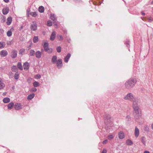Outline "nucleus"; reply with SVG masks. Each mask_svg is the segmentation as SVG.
Masks as SVG:
<instances>
[{
  "label": "nucleus",
  "mask_w": 153,
  "mask_h": 153,
  "mask_svg": "<svg viewBox=\"0 0 153 153\" xmlns=\"http://www.w3.org/2000/svg\"><path fill=\"white\" fill-rule=\"evenodd\" d=\"M123 99L125 100H128L133 102L132 106L134 111L136 114H138L139 115L140 114L139 111V108L138 106V99L132 93H129L126 95Z\"/></svg>",
  "instance_id": "f257e3e1"
},
{
  "label": "nucleus",
  "mask_w": 153,
  "mask_h": 153,
  "mask_svg": "<svg viewBox=\"0 0 153 153\" xmlns=\"http://www.w3.org/2000/svg\"><path fill=\"white\" fill-rule=\"evenodd\" d=\"M137 81L135 79L131 78L126 82L125 83V86L126 88L131 89L132 88Z\"/></svg>",
  "instance_id": "f03ea898"
},
{
  "label": "nucleus",
  "mask_w": 153,
  "mask_h": 153,
  "mask_svg": "<svg viewBox=\"0 0 153 153\" xmlns=\"http://www.w3.org/2000/svg\"><path fill=\"white\" fill-rule=\"evenodd\" d=\"M105 123L107 125L108 123H110L111 122V116L109 114H106L105 115Z\"/></svg>",
  "instance_id": "7ed1b4c3"
},
{
  "label": "nucleus",
  "mask_w": 153,
  "mask_h": 153,
  "mask_svg": "<svg viewBox=\"0 0 153 153\" xmlns=\"http://www.w3.org/2000/svg\"><path fill=\"white\" fill-rule=\"evenodd\" d=\"M56 63V64L57 67L60 69L62 68V60L61 59H59L57 61Z\"/></svg>",
  "instance_id": "20e7f679"
},
{
  "label": "nucleus",
  "mask_w": 153,
  "mask_h": 153,
  "mask_svg": "<svg viewBox=\"0 0 153 153\" xmlns=\"http://www.w3.org/2000/svg\"><path fill=\"white\" fill-rule=\"evenodd\" d=\"M37 26L35 22H33V24H31L30 26V29L31 30L35 31L37 30Z\"/></svg>",
  "instance_id": "39448f33"
},
{
  "label": "nucleus",
  "mask_w": 153,
  "mask_h": 153,
  "mask_svg": "<svg viewBox=\"0 0 153 153\" xmlns=\"http://www.w3.org/2000/svg\"><path fill=\"white\" fill-rule=\"evenodd\" d=\"M140 134V132L139 129L136 126L134 130V135L136 137H137Z\"/></svg>",
  "instance_id": "423d86ee"
},
{
  "label": "nucleus",
  "mask_w": 153,
  "mask_h": 153,
  "mask_svg": "<svg viewBox=\"0 0 153 153\" xmlns=\"http://www.w3.org/2000/svg\"><path fill=\"white\" fill-rule=\"evenodd\" d=\"M8 54L7 51L4 50H2L0 52V55L1 57H4L6 56Z\"/></svg>",
  "instance_id": "0eeeda50"
},
{
  "label": "nucleus",
  "mask_w": 153,
  "mask_h": 153,
  "mask_svg": "<svg viewBox=\"0 0 153 153\" xmlns=\"http://www.w3.org/2000/svg\"><path fill=\"white\" fill-rule=\"evenodd\" d=\"M35 56L37 58H40L41 57L42 52L39 51H37L35 53Z\"/></svg>",
  "instance_id": "6e6552de"
},
{
  "label": "nucleus",
  "mask_w": 153,
  "mask_h": 153,
  "mask_svg": "<svg viewBox=\"0 0 153 153\" xmlns=\"http://www.w3.org/2000/svg\"><path fill=\"white\" fill-rule=\"evenodd\" d=\"M3 13L6 15L9 12V9L8 7L4 8L2 10Z\"/></svg>",
  "instance_id": "1a4fd4ad"
},
{
  "label": "nucleus",
  "mask_w": 153,
  "mask_h": 153,
  "mask_svg": "<svg viewBox=\"0 0 153 153\" xmlns=\"http://www.w3.org/2000/svg\"><path fill=\"white\" fill-rule=\"evenodd\" d=\"M50 18L53 20V22H56L57 20V18L56 17V16L54 14H51Z\"/></svg>",
  "instance_id": "9d476101"
},
{
  "label": "nucleus",
  "mask_w": 153,
  "mask_h": 153,
  "mask_svg": "<svg viewBox=\"0 0 153 153\" xmlns=\"http://www.w3.org/2000/svg\"><path fill=\"white\" fill-rule=\"evenodd\" d=\"M124 137V134L123 131H120L119 132L118 137L120 139H123Z\"/></svg>",
  "instance_id": "9b49d317"
},
{
  "label": "nucleus",
  "mask_w": 153,
  "mask_h": 153,
  "mask_svg": "<svg viewBox=\"0 0 153 153\" xmlns=\"http://www.w3.org/2000/svg\"><path fill=\"white\" fill-rule=\"evenodd\" d=\"M71 55L70 53H68L66 56L64 58V61L66 63H67L69 58H70Z\"/></svg>",
  "instance_id": "f8f14e48"
},
{
  "label": "nucleus",
  "mask_w": 153,
  "mask_h": 153,
  "mask_svg": "<svg viewBox=\"0 0 153 153\" xmlns=\"http://www.w3.org/2000/svg\"><path fill=\"white\" fill-rule=\"evenodd\" d=\"M14 107L16 110H18L21 108V105L19 103H16L14 105Z\"/></svg>",
  "instance_id": "ddd939ff"
},
{
  "label": "nucleus",
  "mask_w": 153,
  "mask_h": 153,
  "mask_svg": "<svg viewBox=\"0 0 153 153\" xmlns=\"http://www.w3.org/2000/svg\"><path fill=\"white\" fill-rule=\"evenodd\" d=\"M141 142L145 146H146V138L144 136L142 137H141Z\"/></svg>",
  "instance_id": "4468645a"
},
{
  "label": "nucleus",
  "mask_w": 153,
  "mask_h": 153,
  "mask_svg": "<svg viewBox=\"0 0 153 153\" xmlns=\"http://www.w3.org/2000/svg\"><path fill=\"white\" fill-rule=\"evenodd\" d=\"M24 69L28 70L29 67V64L27 62L25 63L23 65Z\"/></svg>",
  "instance_id": "2eb2a0df"
},
{
  "label": "nucleus",
  "mask_w": 153,
  "mask_h": 153,
  "mask_svg": "<svg viewBox=\"0 0 153 153\" xmlns=\"http://www.w3.org/2000/svg\"><path fill=\"white\" fill-rule=\"evenodd\" d=\"M17 55V52L16 51L14 50L12 52L11 56L12 58H15Z\"/></svg>",
  "instance_id": "dca6fc26"
},
{
  "label": "nucleus",
  "mask_w": 153,
  "mask_h": 153,
  "mask_svg": "<svg viewBox=\"0 0 153 153\" xmlns=\"http://www.w3.org/2000/svg\"><path fill=\"white\" fill-rule=\"evenodd\" d=\"M57 56H56L54 55L53 56L51 59V61L53 64L56 63V62L57 61Z\"/></svg>",
  "instance_id": "f3484780"
},
{
  "label": "nucleus",
  "mask_w": 153,
  "mask_h": 153,
  "mask_svg": "<svg viewBox=\"0 0 153 153\" xmlns=\"http://www.w3.org/2000/svg\"><path fill=\"white\" fill-rule=\"evenodd\" d=\"M12 18L11 17H9L7 19V21L6 23L8 25H10L12 22Z\"/></svg>",
  "instance_id": "a211bd4d"
},
{
  "label": "nucleus",
  "mask_w": 153,
  "mask_h": 153,
  "mask_svg": "<svg viewBox=\"0 0 153 153\" xmlns=\"http://www.w3.org/2000/svg\"><path fill=\"white\" fill-rule=\"evenodd\" d=\"M56 37V33L55 32H53L51 35V36L50 38V39L51 40L53 41V40Z\"/></svg>",
  "instance_id": "6ab92c4d"
},
{
  "label": "nucleus",
  "mask_w": 153,
  "mask_h": 153,
  "mask_svg": "<svg viewBox=\"0 0 153 153\" xmlns=\"http://www.w3.org/2000/svg\"><path fill=\"white\" fill-rule=\"evenodd\" d=\"M30 53L29 54V56H32L35 55L36 52L35 51L32 49H31L30 51Z\"/></svg>",
  "instance_id": "aec40b11"
},
{
  "label": "nucleus",
  "mask_w": 153,
  "mask_h": 153,
  "mask_svg": "<svg viewBox=\"0 0 153 153\" xmlns=\"http://www.w3.org/2000/svg\"><path fill=\"white\" fill-rule=\"evenodd\" d=\"M34 96L35 94L33 93L30 94L27 96V99L28 100H31L34 97Z\"/></svg>",
  "instance_id": "412c9836"
},
{
  "label": "nucleus",
  "mask_w": 153,
  "mask_h": 153,
  "mask_svg": "<svg viewBox=\"0 0 153 153\" xmlns=\"http://www.w3.org/2000/svg\"><path fill=\"white\" fill-rule=\"evenodd\" d=\"M31 15L32 16L34 17H36L37 16L36 12H31L30 13H28V15Z\"/></svg>",
  "instance_id": "4be33fe9"
},
{
  "label": "nucleus",
  "mask_w": 153,
  "mask_h": 153,
  "mask_svg": "<svg viewBox=\"0 0 153 153\" xmlns=\"http://www.w3.org/2000/svg\"><path fill=\"white\" fill-rule=\"evenodd\" d=\"M10 98L8 97H6L4 98L3 100V102L4 103H7L10 102Z\"/></svg>",
  "instance_id": "5701e85b"
},
{
  "label": "nucleus",
  "mask_w": 153,
  "mask_h": 153,
  "mask_svg": "<svg viewBox=\"0 0 153 153\" xmlns=\"http://www.w3.org/2000/svg\"><path fill=\"white\" fill-rule=\"evenodd\" d=\"M126 143L129 146L132 145L133 143L132 141L130 139L127 140L126 141Z\"/></svg>",
  "instance_id": "b1692460"
},
{
  "label": "nucleus",
  "mask_w": 153,
  "mask_h": 153,
  "mask_svg": "<svg viewBox=\"0 0 153 153\" xmlns=\"http://www.w3.org/2000/svg\"><path fill=\"white\" fill-rule=\"evenodd\" d=\"M5 43L4 42H0V48H3L5 46Z\"/></svg>",
  "instance_id": "393cba45"
},
{
  "label": "nucleus",
  "mask_w": 153,
  "mask_h": 153,
  "mask_svg": "<svg viewBox=\"0 0 153 153\" xmlns=\"http://www.w3.org/2000/svg\"><path fill=\"white\" fill-rule=\"evenodd\" d=\"M39 11L40 13H43L44 11V7L42 6H40L39 8Z\"/></svg>",
  "instance_id": "a878e982"
},
{
  "label": "nucleus",
  "mask_w": 153,
  "mask_h": 153,
  "mask_svg": "<svg viewBox=\"0 0 153 153\" xmlns=\"http://www.w3.org/2000/svg\"><path fill=\"white\" fill-rule=\"evenodd\" d=\"M14 104L13 102H11L8 105V108L9 109H11L13 106Z\"/></svg>",
  "instance_id": "bb28decb"
},
{
  "label": "nucleus",
  "mask_w": 153,
  "mask_h": 153,
  "mask_svg": "<svg viewBox=\"0 0 153 153\" xmlns=\"http://www.w3.org/2000/svg\"><path fill=\"white\" fill-rule=\"evenodd\" d=\"M33 86L35 87H37L39 86V83L35 81L33 83Z\"/></svg>",
  "instance_id": "cd10ccee"
},
{
  "label": "nucleus",
  "mask_w": 153,
  "mask_h": 153,
  "mask_svg": "<svg viewBox=\"0 0 153 153\" xmlns=\"http://www.w3.org/2000/svg\"><path fill=\"white\" fill-rule=\"evenodd\" d=\"M25 52V50L24 48L21 49L19 51V54L23 55L24 54Z\"/></svg>",
  "instance_id": "c85d7f7f"
},
{
  "label": "nucleus",
  "mask_w": 153,
  "mask_h": 153,
  "mask_svg": "<svg viewBox=\"0 0 153 153\" xmlns=\"http://www.w3.org/2000/svg\"><path fill=\"white\" fill-rule=\"evenodd\" d=\"M33 42L34 43H36L38 41V36H35L33 38Z\"/></svg>",
  "instance_id": "c756f323"
},
{
  "label": "nucleus",
  "mask_w": 153,
  "mask_h": 153,
  "mask_svg": "<svg viewBox=\"0 0 153 153\" xmlns=\"http://www.w3.org/2000/svg\"><path fill=\"white\" fill-rule=\"evenodd\" d=\"M12 32L10 30H8L7 33V36L8 37H10L12 35Z\"/></svg>",
  "instance_id": "7c9ffc66"
},
{
  "label": "nucleus",
  "mask_w": 153,
  "mask_h": 153,
  "mask_svg": "<svg viewBox=\"0 0 153 153\" xmlns=\"http://www.w3.org/2000/svg\"><path fill=\"white\" fill-rule=\"evenodd\" d=\"M18 67L19 69H20L21 70H23V68L22 65V64L20 62L18 63Z\"/></svg>",
  "instance_id": "2f4dec72"
},
{
  "label": "nucleus",
  "mask_w": 153,
  "mask_h": 153,
  "mask_svg": "<svg viewBox=\"0 0 153 153\" xmlns=\"http://www.w3.org/2000/svg\"><path fill=\"white\" fill-rule=\"evenodd\" d=\"M56 37L59 40L61 41L63 39V37L61 35H57L56 36Z\"/></svg>",
  "instance_id": "473e14b6"
},
{
  "label": "nucleus",
  "mask_w": 153,
  "mask_h": 153,
  "mask_svg": "<svg viewBox=\"0 0 153 153\" xmlns=\"http://www.w3.org/2000/svg\"><path fill=\"white\" fill-rule=\"evenodd\" d=\"M47 25L48 26H51L52 25V23L51 21L49 20L47 22Z\"/></svg>",
  "instance_id": "72a5a7b5"
},
{
  "label": "nucleus",
  "mask_w": 153,
  "mask_h": 153,
  "mask_svg": "<svg viewBox=\"0 0 153 153\" xmlns=\"http://www.w3.org/2000/svg\"><path fill=\"white\" fill-rule=\"evenodd\" d=\"M56 50L58 53L60 52L61 51V47L60 46L57 47Z\"/></svg>",
  "instance_id": "f704fd0d"
},
{
  "label": "nucleus",
  "mask_w": 153,
  "mask_h": 153,
  "mask_svg": "<svg viewBox=\"0 0 153 153\" xmlns=\"http://www.w3.org/2000/svg\"><path fill=\"white\" fill-rule=\"evenodd\" d=\"M30 91L32 92H35L36 91L37 89L34 87L30 89Z\"/></svg>",
  "instance_id": "c9c22d12"
},
{
  "label": "nucleus",
  "mask_w": 153,
  "mask_h": 153,
  "mask_svg": "<svg viewBox=\"0 0 153 153\" xmlns=\"http://www.w3.org/2000/svg\"><path fill=\"white\" fill-rule=\"evenodd\" d=\"M14 77L15 79H18L19 78V74L17 73H15V74L14 75Z\"/></svg>",
  "instance_id": "e433bc0d"
},
{
  "label": "nucleus",
  "mask_w": 153,
  "mask_h": 153,
  "mask_svg": "<svg viewBox=\"0 0 153 153\" xmlns=\"http://www.w3.org/2000/svg\"><path fill=\"white\" fill-rule=\"evenodd\" d=\"M144 130L147 132L149 131V128L147 126H145Z\"/></svg>",
  "instance_id": "4c0bfd02"
},
{
  "label": "nucleus",
  "mask_w": 153,
  "mask_h": 153,
  "mask_svg": "<svg viewBox=\"0 0 153 153\" xmlns=\"http://www.w3.org/2000/svg\"><path fill=\"white\" fill-rule=\"evenodd\" d=\"M52 48H49L46 52H47L49 53H51L52 52Z\"/></svg>",
  "instance_id": "58836bf2"
},
{
  "label": "nucleus",
  "mask_w": 153,
  "mask_h": 153,
  "mask_svg": "<svg viewBox=\"0 0 153 153\" xmlns=\"http://www.w3.org/2000/svg\"><path fill=\"white\" fill-rule=\"evenodd\" d=\"M114 136H113L111 134L109 135L108 137V139H111L114 138Z\"/></svg>",
  "instance_id": "ea45409f"
},
{
  "label": "nucleus",
  "mask_w": 153,
  "mask_h": 153,
  "mask_svg": "<svg viewBox=\"0 0 153 153\" xmlns=\"http://www.w3.org/2000/svg\"><path fill=\"white\" fill-rule=\"evenodd\" d=\"M5 86V85L4 83L1 84L0 85V89H2Z\"/></svg>",
  "instance_id": "a19ab883"
},
{
  "label": "nucleus",
  "mask_w": 153,
  "mask_h": 153,
  "mask_svg": "<svg viewBox=\"0 0 153 153\" xmlns=\"http://www.w3.org/2000/svg\"><path fill=\"white\" fill-rule=\"evenodd\" d=\"M12 68L13 71H16V70L17 69V67L16 66H13L12 67Z\"/></svg>",
  "instance_id": "79ce46f5"
},
{
  "label": "nucleus",
  "mask_w": 153,
  "mask_h": 153,
  "mask_svg": "<svg viewBox=\"0 0 153 153\" xmlns=\"http://www.w3.org/2000/svg\"><path fill=\"white\" fill-rule=\"evenodd\" d=\"M148 22H151L152 21H153V18L152 17H150L148 19Z\"/></svg>",
  "instance_id": "37998d69"
},
{
  "label": "nucleus",
  "mask_w": 153,
  "mask_h": 153,
  "mask_svg": "<svg viewBox=\"0 0 153 153\" xmlns=\"http://www.w3.org/2000/svg\"><path fill=\"white\" fill-rule=\"evenodd\" d=\"M36 79H39L41 77V76L40 75H36L35 77Z\"/></svg>",
  "instance_id": "c03bdc74"
},
{
  "label": "nucleus",
  "mask_w": 153,
  "mask_h": 153,
  "mask_svg": "<svg viewBox=\"0 0 153 153\" xmlns=\"http://www.w3.org/2000/svg\"><path fill=\"white\" fill-rule=\"evenodd\" d=\"M32 79L31 78H28L27 79V82H28V83H30L31 82Z\"/></svg>",
  "instance_id": "a18cd8bd"
},
{
  "label": "nucleus",
  "mask_w": 153,
  "mask_h": 153,
  "mask_svg": "<svg viewBox=\"0 0 153 153\" xmlns=\"http://www.w3.org/2000/svg\"><path fill=\"white\" fill-rule=\"evenodd\" d=\"M53 23H54L53 24V25L54 27L56 28H57L58 27L57 24L56 23V22H53Z\"/></svg>",
  "instance_id": "49530a36"
},
{
  "label": "nucleus",
  "mask_w": 153,
  "mask_h": 153,
  "mask_svg": "<svg viewBox=\"0 0 153 153\" xmlns=\"http://www.w3.org/2000/svg\"><path fill=\"white\" fill-rule=\"evenodd\" d=\"M48 43H47V42L44 43V45L43 46L44 48V47H48Z\"/></svg>",
  "instance_id": "de8ad7c7"
},
{
  "label": "nucleus",
  "mask_w": 153,
  "mask_h": 153,
  "mask_svg": "<svg viewBox=\"0 0 153 153\" xmlns=\"http://www.w3.org/2000/svg\"><path fill=\"white\" fill-rule=\"evenodd\" d=\"M129 42H130L129 41H127L126 42V44L127 45V47H129Z\"/></svg>",
  "instance_id": "09e8293b"
},
{
  "label": "nucleus",
  "mask_w": 153,
  "mask_h": 153,
  "mask_svg": "<svg viewBox=\"0 0 153 153\" xmlns=\"http://www.w3.org/2000/svg\"><path fill=\"white\" fill-rule=\"evenodd\" d=\"M44 50L46 52L47 50L49 49V48H48V47H44Z\"/></svg>",
  "instance_id": "8fccbe9b"
},
{
  "label": "nucleus",
  "mask_w": 153,
  "mask_h": 153,
  "mask_svg": "<svg viewBox=\"0 0 153 153\" xmlns=\"http://www.w3.org/2000/svg\"><path fill=\"white\" fill-rule=\"evenodd\" d=\"M108 142V140L106 139L103 141L102 143L103 144H105Z\"/></svg>",
  "instance_id": "3c124183"
},
{
  "label": "nucleus",
  "mask_w": 153,
  "mask_h": 153,
  "mask_svg": "<svg viewBox=\"0 0 153 153\" xmlns=\"http://www.w3.org/2000/svg\"><path fill=\"white\" fill-rule=\"evenodd\" d=\"M5 21V18H3V19L1 20V22L2 23L4 22Z\"/></svg>",
  "instance_id": "603ef678"
},
{
  "label": "nucleus",
  "mask_w": 153,
  "mask_h": 153,
  "mask_svg": "<svg viewBox=\"0 0 153 153\" xmlns=\"http://www.w3.org/2000/svg\"><path fill=\"white\" fill-rule=\"evenodd\" d=\"M107 153V150L105 149H104L102 152V153Z\"/></svg>",
  "instance_id": "864d4df0"
},
{
  "label": "nucleus",
  "mask_w": 153,
  "mask_h": 153,
  "mask_svg": "<svg viewBox=\"0 0 153 153\" xmlns=\"http://www.w3.org/2000/svg\"><path fill=\"white\" fill-rule=\"evenodd\" d=\"M30 9H28L27 10V14H28V13H30Z\"/></svg>",
  "instance_id": "5fc2aeb1"
},
{
  "label": "nucleus",
  "mask_w": 153,
  "mask_h": 153,
  "mask_svg": "<svg viewBox=\"0 0 153 153\" xmlns=\"http://www.w3.org/2000/svg\"><path fill=\"white\" fill-rule=\"evenodd\" d=\"M23 28V26H21L20 27L19 29V30H21Z\"/></svg>",
  "instance_id": "6e6d98bb"
},
{
  "label": "nucleus",
  "mask_w": 153,
  "mask_h": 153,
  "mask_svg": "<svg viewBox=\"0 0 153 153\" xmlns=\"http://www.w3.org/2000/svg\"><path fill=\"white\" fill-rule=\"evenodd\" d=\"M6 3H8L9 2V0H3Z\"/></svg>",
  "instance_id": "4d7b16f0"
},
{
  "label": "nucleus",
  "mask_w": 153,
  "mask_h": 153,
  "mask_svg": "<svg viewBox=\"0 0 153 153\" xmlns=\"http://www.w3.org/2000/svg\"><path fill=\"white\" fill-rule=\"evenodd\" d=\"M144 153H150L149 151H144Z\"/></svg>",
  "instance_id": "13d9d810"
},
{
  "label": "nucleus",
  "mask_w": 153,
  "mask_h": 153,
  "mask_svg": "<svg viewBox=\"0 0 153 153\" xmlns=\"http://www.w3.org/2000/svg\"><path fill=\"white\" fill-rule=\"evenodd\" d=\"M44 50L43 49H41V52H42V53L44 52Z\"/></svg>",
  "instance_id": "bf43d9fd"
},
{
  "label": "nucleus",
  "mask_w": 153,
  "mask_h": 153,
  "mask_svg": "<svg viewBox=\"0 0 153 153\" xmlns=\"http://www.w3.org/2000/svg\"><path fill=\"white\" fill-rule=\"evenodd\" d=\"M141 13L143 15H145V13H144L143 12H142Z\"/></svg>",
  "instance_id": "052dcab7"
},
{
  "label": "nucleus",
  "mask_w": 153,
  "mask_h": 153,
  "mask_svg": "<svg viewBox=\"0 0 153 153\" xmlns=\"http://www.w3.org/2000/svg\"><path fill=\"white\" fill-rule=\"evenodd\" d=\"M2 83H3L2 82L1 79L0 78V85Z\"/></svg>",
  "instance_id": "680f3d73"
},
{
  "label": "nucleus",
  "mask_w": 153,
  "mask_h": 153,
  "mask_svg": "<svg viewBox=\"0 0 153 153\" xmlns=\"http://www.w3.org/2000/svg\"><path fill=\"white\" fill-rule=\"evenodd\" d=\"M6 93H3V95L4 96V95H6Z\"/></svg>",
  "instance_id": "e2e57ef3"
},
{
  "label": "nucleus",
  "mask_w": 153,
  "mask_h": 153,
  "mask_svg": "<svg viewBox=\"0 0 153 153\" xmlns=\"http://www.w3.org/2000/svg\"><path fill=\"white\" fill-rule=\"evenodd\" d=\"M151 127H152V128L153 129V123Z\"/></svg>",
  "instance_id": "0e129e2a"
},
{
  "label": "nucleus",
  "mask_w": 153,
  "mask_h": 153,
  "mask_svg": "<svg viewBox=\"0 0 153 153\" xmlns=\"http://www.w3.org/2000/svg\"><path fill=\"white\" fill-rule=\"evenodd\" d=\"M151 4H153V0H152V1Z\"/></svg>",
  "instance_id": "69168bd1"
},
{
  "label": "nucleus",
  "mask_w": 153,
  "mask_h": 153,
  "mask_svg": "<svg viewBox=\"0 0 153 153\" xmlns=\"http://www.w3.org/2000/svg\"><path fill=\"white\" fill-rule=\"evenodd\" d=\"M129 116H127V118L128 119H129Z\"/></svg>",
  "instance_id": "338daca9"
},
{
  "label": "nucleus",
  "mask_w": 153,
  "mask_h": 153,
  "mask_svg": "<svg viewBox=\"0 0 153 153\" xmlns=\"http://www.w3.org/2000/svg\"><path fill=\"white\" fill-rule=\"evenodd\" d=\"M141 18L143 20H144L142 18V17H141Z\"/></svg>",
  "instance_id": "774afa93"
}]
</instances>
